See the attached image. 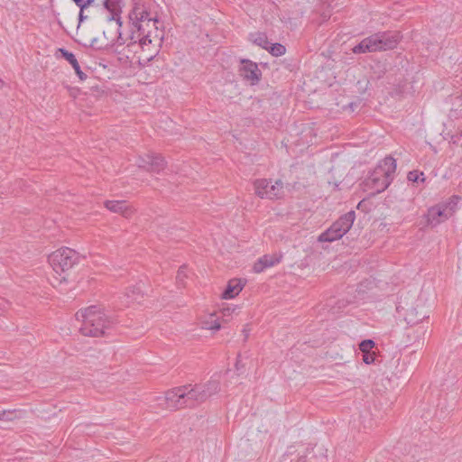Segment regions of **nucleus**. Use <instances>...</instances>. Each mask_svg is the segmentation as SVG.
I'll list each match as a JSON object with an SVG mask.
<instances>
[{
  "mask_svg": "<svg viewBox=\"0 0 462 462\" xmlns=\"http://www.w3.org/2000/svg\"><path fill=\"white\" fill-rule=\"evenodd\" d=\"M9 308V302L4 299L0 300V315H3Z\"/></svg>",
  "mask_w": 462,
  "mask_h": 462,
  "instance_id": "nucleus-36",
  "label": "nucleus"
},
{
  "mask_svg": "<svg viewBox=\"0 0 462 462\" xmlns=\"http://www.w3.org/2000/svg\"><path fill=\"white\" fill-rule=\"evenodd\" d=\"M243 367L242 364H241V361L239 360V356H237V360L236 362V371H240L241 368Z\"/></svg>",
  "mask_w": 462,
  "mask_h": 462,
  "instance_id": "nucleus-39",
  "label": "nucleus"
},
{
  "mask_svg": "<svg viewBox=\"0 0 462 462\" xmlns=\"http://www.w3.org/2000/svg\"><path fill=\"white\" fill-rule=\"evenodd\" d=\"M221 298L224 300L231 299V280H228L225 291H223Z\"/></svg>",
  "mask_w": 462,
  "mask_h": 462,
  "instance_id": "nucleus-34",
  "label": "nucleus"
},
{
  "mask_svg": "<svg viewBox=\"0 0 462 462\" xmlns=\"http://www.w3.org/2000/svg\"><path fill=\"white\" fill-rule=\"evenodd\" d=\"M318 457L313 454V449L307 450V454L300 455L297 462H317Z\"/></svg>",
  "mask_w": 462,
  "mask_h": 462,
  "instance_id": "nucleus-27",
  "label": "nucleus"
},
{
  "mask_svg": "<svg viewBox=\"0 0 462 462\" xmlns=\"http://www.w3.org/2000/svg\"><path fill=\"white\" fill-rule=\"evenodd\" d=\"M356 219L355 211L351 210L342 217H340L337 221H335L329 228L321 233L318 238L319 242H334L337 239L343 237L345 234H346L349 229L352 227L354 221Z\"/></svg>",
  "mask_w": 462,
  "mask_h": 462,
  "instance_id": "nucleus-5",
  "label": "nucleus"
},
{
  "mask_svg": "<svg viewBox=\"0 0 462 462\" xmlns=\"http://www.w3.org/2000/svg\"><path fill=\"white\" fill-rule=\"evenodd\" d=\"M77 320L81 322L79 331L86 337H101L115 322V319L104 312L98 306H89L76 313Z\"/></svg>",
  "mask_w": 462,
  "mask_h": 462,
  "instance_id": "nucleus-2",
  "label": "nucleus"
},
{
  "mask_svg": "<svg viewBox=\"0 0 462 462\" xmlns=\"http://www.w3.org/2000/svg\"><path fill=\"white\" fill-rule=\"evenodd\" d=\"M161 232H162V234H161V235H162V234H163V232H164V228H163V227H162Z\"/></svg>",
  "mask_w": 462,
  "mask_h": 462,
  "instance_id": "nucleus-41",
  "label": "nucleus"
},
{
  "mask_svg": "<svg viewBox=\"0 0 462 462\" xmlns=\"http://www.w3.org/2000/svg\"><path fill=\"white\" fill-rule=\"evenodd\" d=\"M396 171V161L391 157H385L371 172L366 180V186L376 193L385 190L393 180Z\"/></svg>",
  "mask_w": 462,
  "mask_h": 462,
  "instance_id": "nucleus-3",
  "label": "nucleus"
},
{
  "mask_svg": "<svg viewBox=\"0 0 462 462\" xmlns=\"http://www.w3.org/2000/svg\"><path fill=\"white\" fill-rule=\"evenodd\" d=\"M166 167L164 158L160 154L151 153L148 171L159 173Z\"/></svg>",
  "mask_w": 462,
  "mask_h": 462,
  "instance_id": "nucleus-19",
  "label": "nucleus"
},
{
  "mask_svg": "<svg viewBox=\"0 0 462 462\" xmlns=\"http://www.w3.org/2000/svg\"><path fill=\"white\" fill-rule=\"evenodd\" d=\"M352 51L356 54L370 52L369 47L366 43H365L364 40H362L357 45H356Z\"/></svg>",
  "mask_w": 462,
  "mask_h": 462,
  "instance_id": "nucleus-30",
  "label": "nucleus"
},
{
  "mask_svg": "<svg viewBox=\"0 0 462 462\" xmlns=\"http://www.w3.org/2000/svg\"><path fill=\"white\" fill-rule=\"evenodd\" d=\"M22 418V411L17 410L0 411V420L13 421Z\"/></svg>",
  "mask_w": 462,
  "mask_h": 462,
  "instance_id": "nucleus-21",
  "label": "nucleus"
},
{
  "mask_svg": "<svg viewBox=\"0 0 462 462\" xmlns=\"http://www.w3.org/2000/svg\"><path fill=\"white\" fill-rule=\"evenodd\" d=\"M143 283L139 282L133 287L127 288L125 293L123 296L122 305L129 306L134 302L140 303L141 300L143 298Z\"/></svg>",
  "mask_w": 462,
  "mask_h": 462,
  "instance_id": "nucleus-14",
  "label": "nucleus"
},
{
  "mask_svg": "<svg viewBox=\"0 0 462 462\" xmlns=\"http://www.w3.org/2000/svg\"><path fill=\"white\" fill-rule=\"evenodd\" d=\"M252 42L262 47L263 49H268V45L270 44L267 35L264 32H255L251 34Z\"/></svg>",
  "mask_w": 462,
  "mask_h": 462,
  "instance_id": "nucleus-22",
  "label": "nucleus"
},
{
  "mask_svg": "<svg viewBox=\"0 0 462 462\" xmlns=\"http://www.w3.org/2000/svg\"><path fill=\"white\" fill-rule=\"evenodd\" d=\"M375 347V343L372 339L363 340L359 344V349L362 353L372 352L373 348Z\"/></svg>",
  "mask_w": 462,
  "mask_h": 462,
  "instance_id": "nucleus-26",
  "label": "nucleus"
},
{
  "mask_svg": "<svg viewBox=\"0 0 462 462\" xmlns=\"http://www.w3.org/2000/svg\"><path fill=\"white\" fill-rule=\"evenodd\" d=\"M131 22V34L126 47L130 51L136 52V49L144 50L153 39L158 38V20L151 17L143 5H135L129 14Z\"/></svg>",
  "mask_w": 462,
  "mask_h": 462,
  "instance_id": "nucleus-1",
  "label": "nucleus"
},
{
  "mask_svg": "<svg viewBox=\"0 0 462 462\" xmlns=\"http://www.w3.org/2000/svg\"><path fill=\"white\" fill-rule=\"evenodd\" d=\"M229 316V308L222 307L218 312L211 313L201 321L202 328L218 330L221 328V323L226 322Z\"/></svg>",
  "mask_w": 462,
  "mask_h": 462,
  "instance_id": "nucleus-11",
  "label": "nucleus"
},
{
  "mask_svg": "<svg viewBox=\"0 0 462 462\" xmlns=\"http://www.w3.org/2000/svg\"><path fill=\"white\" fill-rule=\"evenodd\" d=\"M382 42V51L393 50L399 43L402 36L398 31L377 32Z\"/></svg>",
  "mask_w": 462,
  "mask_h": 462,
  "instance_id": "nucleus-15",
  "label": "nucleus"
},
{
  "mask_svg": "<svg viewBox=\"0 0 462 462\" xmlns=\"http://www.w3.org/2000/svg\"><path fill=\"white\" fill-rule=\"evenodd\" d=\"M365 43H366L369 47V51L374 52V51H382V45L381 42L379 40L378 33H374L369 37H366L364 39Z\"/></svg>",
  "mask_w": 462,
  "mask_h": 462,
  "instance_id": "nucleus-20",
  "label": "nucleus"
},
{
  "mask_svg": "<svg viewBox=\"0 0 462 462\" xmlns=\"http://www.w3.org/2000/svg\"><path fill=\"white\" fill-rule=\"evenodd\" d=\"M84 9L85 8H82L80 9L79 11V23L83 22L85 19L88 18V16L84 15Z\"/></svg>",
  "mask_w": 462,
  "mask_h": 462,
  "instance_id": "nucleus-38",
  "label": "nucleus"
},
{
  "mask_svg": "<svg viewBox=\"0 0 462 462\" xmlns=\"http://www.w3.org/2000/svg\"><path fill=\"white\" fill-rule=\"evenodd\" d=\"M185 277H186V273L184 272V268H180L178 271V273H177V277H176L178 283L182 284Z\"/></svg>",
  "mask_w": 462,
  "mask_h": 462,
  "instance_id": "nucleus-35",
  "label": "nucleus"
},
{
  "mask_svg": "<svg viewBox=\"0 0 462 462\" xmlns=\"http://www.w3.org/2000/svg\"><path fill=\"white\" fill-rule=\"evenodd\" d=\"M151 153L145 154L144 156H139L136 160V164L139 168H143L148 171L150 162Z\"/></svg>",
  "mask_w": 462,
  "mask_h": 462,
  "instance_id": "nucleus-28",
  "label": "nucleus"
},
{
  "mask_svg": "<svg viewBox=\"0 0 462 462\" xmlns=\"http://www.w3.org/2000/svg\"><path fill=\"white\" fill-rule=\"evenodd\" d=\"M450 217V211H448L447 206H442L441 204L429 208L427 214L428 223L432 226L439 225Z\"/></svg>",
  "mask_w": 462,
  "mask_h": 462,
  "instance_id": "nucleus-12",
  "label": "nucleus"
},
{
  "mask_svg": "<svg viewBox=\"0 0 462 462\" xmlns=\"http://www.w3.org/2000/svg\"><path fill=\"white\" fill-rule=\"evenodd\" d=\"M423 172H419L418 171H410L408 173V180L411 181V182H418L420 180L421 181H424V178H423Z\"/></svg>",
  "mask_w": 462,
  "mask_h": 462,
  "instance_id": "nucleus-31",
  "label": "nucleus"
},
{
  "mask_svg": "<svg viewBox=\"0 0 462 462\" xmlns=\"http://www.w3.org/2000/svg\"><path fill=\"white\" fill-rule=\"evenodd\" d=\"M95 0H73L79 9L87 8L94 3Z\"/></svg>",
  "mask_w": 462,
  "mask_h": 462,
  "instance_id": "nucleus-33",
  "label": "nucleus"
},
{
  "mask_svg": "<svg viewBox=\"0 0 462 462\" xmlns=\"http://www.w3.org/2000/svg\"><path fill=\"white\" fill-rule=\"evenodd\" d=\"M79 261V254L69 247L60 248L49 255V263L53 271L58 274L69 271Z\"/></svg>",
  "mask_w": 462,
  "mask_h": 462,
  "instance_id": "nucleus-6",
  "label": "nucleus"
},
{
  "mask_svg": "<svg viewBox=\"0 0 462 462\" xmlns=\"http://www.w3.org/2000/svg\"><path fill=\"white\" fill-rule=\"evenodd\" d=\"M233 299L238 295L246 284L245 279H233Z\"/></svg>",
  "mask_w": 462,
  "mask_h": 462,
  "instance_id": "nucleus-25",
  "label": "nucleus"
},
{
  "mask_svg": "<svg viewBox=\"0 0 462 462\" xmlns=\"http://www.w3.org/2000/svg\"><path fill=\"white\" fill-rule=\"evenodd\" d=\"M280 262V258L275 255L265 254L261 257L254 265V271L255 273H261L265 268L272 267L275 263Z\"/></svg>",
  "mask_w": 462,
  "mask_h": 462,
  "instance_id": "nucleus-17",
  "label": "nucleus"
},
{
  "mask_svg": "<svg viewBox=\"0 0 462 462\" xmlns=\"http://www.w3.org/2000/svg\"><path fill=\"white\" fill-rule=\"evenodd\" d=\"M254 188L255 194L267 199H277L283 196V182L277 180L273 183L271 180L259 179L254 180Z\"/></svg>",
  "mask_w": 462,
  "mask_h": 462,
  "instance_id": "nucleus-7",
  "label": "nucleus"
},
{
  "mask_svg": "<svg viewBox=\"0 0 462 462\" xmlns=\"http://www.w3.org/2000/svg\"><path fill=\"white\" fill-rule=\"evenodd\" d=\"M59 51L60 52L61 57L64 58L73 67L79 78L81 80H85L87 79V75L80 69V66L75 55L72 52H69V51L62 48L59 49Z\"/></svg>",
  "mask_w": 462,
  "mask_h": 462,
  "instance_id": "nucleus-16",
  "label": "nucleus"
},
{
  "mask_svg": "<svg viewBox=\"0 0 462 462\" xmlns=\"http://www.w3.org/2000/svg\"><path fill=\"white\" fill-rule=\"evenodd\" d=\"M375 359H376V355H375L374 351L363 353V361L365 364H367V365L373 364V363H374Z\"/></svg>",
  "mask_w": 462,
  "mask_h": 462,
  "instance_id": "nucleus-32",
  "label": "nucleus"
},
{
  "mask_svg": "<svg viewBox=\"0 0 462 462\" xmlns=\"http://www.w3.org/2000/svg\"><path fill=\"white\" fill-rule=\"evenodd\" d=\"M461 198L459 196L454 195L449 198L448 201L446 203L441 204L442 206H447L448 211H450V215L452 216L453 213L457 209V206L458 202L460 201Z\"/></svg>",
  "mask_w": 462,
  "mask_h": 462,
  "instance_id": "nucleus-24",
  "label": "nucleus"
},
{
  "mask_svg": "<svg viewBox=\"0 0 462 462\" xmlns=\"http://www.w3.org/2000/svg\"><path fill=\"white\" fill-rule=\"evenodd\" d=\"M238 74L252 86L257 85L262 79V71L258 64L250 60H241Z\"/></svg>",
  "mask_w": 462,
  "mask_h": 462,
  "instance_id": "nucleus-9",
  "label": "nucleus"
},
{
  "mask_svg": "<svg viewBox=\"0 0 462 462\" xmlns=\"http://www.w3.org/2000/svg\"><path fill=\"white\" fill-rule=\"evenodd\" d=\"M185 391L184 386L175 387L167 391L162 398L163 403L160 404L163 405L166 409L174 411L187 408Z\"/></svg>",
  "mask_w": 462,
  "mask_h": 462,
  "instance_id": "nucleus-8",
  "label": "nucleus"
},
{
  "mask_svg": "<svg viewBox=\"0 0 462 462\" xmlns=\"http://www.w3.org/2000/svg\"><path fill=\"white\" fill-rule=\"evenodd\" d=\"M105 206L108 210L118 213L126 218L134 212V208L131 205L122 200H106Z\"/></svg>",
  "mask_w": 462,
  "mask_h": 462,
  "instance_id": "nucleus-13",
  "label": "nucleus"
},
{
  "mask_svg": "<svg viewBox=\"0 0 462 462\" xmlns=\"http://www.w3.org/2000/svg\"><path fill=\"white\" fill-rule=\"evenodd\" d=\"M450 116L458 118L462 116V93H456L450 96Z\"/></svg>",
  "mask_w": 462,
  "mask_h": 462,
  "instance_id": "nucleus-18",
  "label": "nucleus"
},
{
  "mask_svg": "<svg viewBox=\"0 0 462 462\" xmlns=\"http://www.w3.org/2000/svg\"><path fill=\"white\" fill-rule=\"evenodd\" d=\"M273 56L279 57L285 53L286 48L281 43H270L266 49Z\"/></svg>",
  "mask_w": 462,
  "mask_h": 462,
  "instance_id": "nucleus-23",
  "label": "nucleus"
},
{
  "mask_svg": "<svg viewBox=\"0 0 462 462\" xmlns=\"http://www.w3.org/2000/svg\"><path fill=\"white\" fill-rule=\"evenodd\" d=\"M185 391V402L187 408H194L205 402L209 397L216 394L220 387L217 380H209L205 383H197L194 385H183Z\"/></svg>",
  "mask_w": 462,
  "mask_h": 462,
  "instance_id": "nucleus-4",
  "label": "nucleus"
},
{
  "mask_svg": "<svg viewBox=\"0 0 462 462\" xmlns=\"http://www.w3.org/2000/svg\"><path fill=\"white\" fill-rule=\"evenodd\" d=\"M397 310L399 312L403 311L404 319L407 324L413 326L420 321H422L425 318H428V312L424 310V307L420 303H417L416 306H411V308L405 309L401 304L397 307Z\"/></svg>",
  "mask_w": 462,
  "mask_h": 462,
  "instance_id": "nucleus-10",
  "label": "nucleus"
},
{
  "mask_svg": "<svg viewBox=\"0 0 462 462\" xmlns=\"http://www.w3.org/2000/svg\"><path fill=\"white\" fill-rule=\"evenodd\" d=\"M250 331H251V328H249V325H246L243 328L242 333H243V336H244V341H245L248 338Z\"/></svg>",
  "mask_w": 462,
  "mask_h": 462,
  "instance_id": "nucleus-37",
  "label": "nucleus"
},
{
  "mask_svg": "<svg viewBox=\"0 0 462 462\" xmlns=\"http://www.w3.org/2000/svg\"><path fill=\"white\" fill-rule=\"evenodd\" d=\"M122 0H104L103 5L106 10L114 13L118 7Z\"/></svg>",
  "mask_w": 462,
  "mask_h": 462,
  "instance_id": "nucleus-29",
  "label": "nucleus"
},
{
  "mask_svg": "<svg viewBox=\"0 0 462 462\" xmlns=\"http://www.w3.org/2000/svg\"><path fill=\"white\" fill-rule=\"evenodd\" d=\"M319 462H327V457H324V456H321V457H319Z\"/></svg>",
  "mask_w": 462,
  "mask_h": 462,
  "instance_id": "nucleus-40",
  "label": "nucleus"
}]
</instances>
